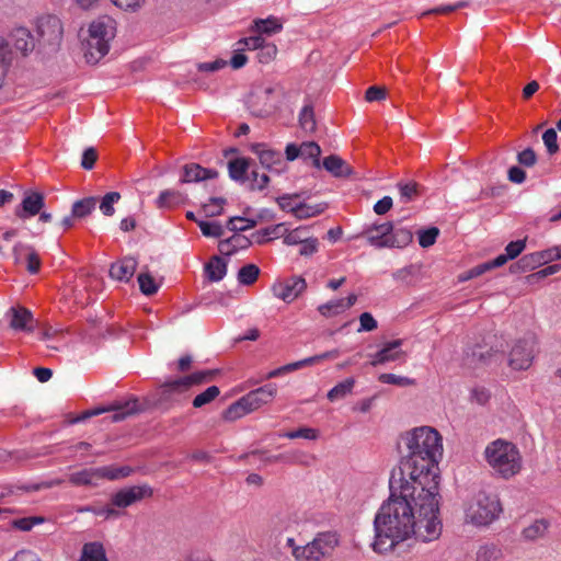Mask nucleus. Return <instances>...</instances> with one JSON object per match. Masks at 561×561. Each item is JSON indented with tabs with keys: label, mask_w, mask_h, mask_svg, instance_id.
I'll use <instances>...</instances> for the list:
<instances>
[{
	"label": "nucleus",
	"mask_w": 561,
	"mask_h": 561,
	"mask_svg": "<svg viewBox=\"0 0 561 561\" xmlns=\"http://www.w3.org/2000/svg\"><path fill=\"white\" fill-rule=\"evenodd\" d=\"M390 496L382 503L374 519L375 540L371 548L386 553L414 537L422 542L437 540L443 530L439 518V493L430 491L408 479L389 480Z\"/></svg>",
	"instance_id": "nucleus-1"
},
{
	"label": "nucleus",
	"mask_w": 561,
	"mask_h": 561,
	"mask_svg": "<svg viewBox=\"0 0 561 561\" xmlns=\"http://www.w3.org/2000/svg\"><path fill=\"white\" fill-rule=\"evenodd\" d=\"M405 445L397 478L439 493L438 461L443 454L442 436L428 426H421L401 436Z\"/></svg>",
	"instance_id": "nucleus-2"
},
{
	"label": "nucleus",
	"mask_w": 561,
	"mask_h": 561,
	"mask_svg": "<svg viewBox=\"0 0 561 561\" xmlns=\"http://www.w3.org/2000/svg\"><path fill=\"white\" fill-rule=\"evenodd\" d=\"M483 457L493 472L508 480L522 470V455L515 444L503 438L489 443L483 451Z\"/></svg>",
	"instance_id": "nucleus-3"
},
{
	"label": "nucleus",
	"mask_w": 561,
	"mask_h": 561,
	"mask_svg": "<svg viewBox=\"0 0 561 561\" xmlns=\"http://www.w3.org/2000/svg\"><path fill=\"white\" fill-rule=\"evenodd\" d=\"M362 236L368 244L377 249H403L413 240L411 229L396 226L392 221L369 225L365 227Z\"/></svg>",
	"instance_id": "nucleus-4"
},
{
	"label": "nucleus",
	"mask_w": 561,
	"mask_h": 561,
	"mask_svg": "<svg viewBox=\"0 0 561 561\" xmlns=\"http://www.w3.org/2000/svg\"><path fill=\"white\" fill-rule=\"evenodd\" d=\"M115 36V21L102 16L93 21L89 27V38L85 44L84 57L87 62L96 64L110 49V41Z\"/></svg>",
	"instance_id": "nucleus-5"
},
{
	"label": "nucleus",
	"mask_w": 561,
	"mask_h": 561,
	"mask_svg": "<svg viewBox=\"0 0 561 561\" xmlns=\"http://www.w3.org/2000/svg\"><path fill=\"white\" fill-rule=\"evenodd\" d=\"M339 545L336 531L319 533L304 548H294V558L297 561H321L331 557Z\"/></svg>",
	"instance_id": "nucleus-6"
},
{
	"label": "nucleus",
	"mask_w": 561,
	"mask_h": 561,
	"mask_svg": "<svg viewBox=\"0 0 561 561\" xmlns=\"http://www.w3.org/2000/svg\"><path fill=\"white\" fill-rule=\"evenodd\" d=\"M501 512L502 507L497 496L479 492L469 505L466 515L472 524L484 526L497 518Z\"/></svg>",
	"instance_id": "nucleus-7"
},
{
	"label": "nucleus",
	"mask_w": 561,
	"mask_h": 561,
	"mask_svg": "<svg viewBox=\"0 0 561 561\" xmlns=\"http://www.w3.org/2000/svg\"><path fill=\"white\" fill-rule=\"evenodd\" d=\"M535 336L530 334L516 341L510 352L508 365L515 370L528 369L535 357Z\"/></svg>",
	"instance_id": "nucleus-8"
},
{
	"label": "nucleus",
	"mask_w": 561,
	"mask_h": 561,
	"mask_svg": "<svg viewBox=\"0 0 561 561\" xmlns=\"http://www.w3.org/2000/svg\"><path fill=\"white\" fill-rule=\"evenodd\" d=\"M38 44L50 46L53 49L59 46L62 39V24L56 15H45L37 21Z\"/></svg>",
	"instance_id": "nucleus-9"
},
{
	"label": "nucleus",
	"mask_w": 561,
	"mask_h": 561,
	"mask_svg": "<svg viewBox=\"0 0 561 561\" xmlns=\"http://www.w3.org/2000/svg\"><path fill=\"white\" fill-rule=\"evenodd\" d=\"M217 370L207 369L195 371L188 376H184L178 379L165 381L162 386V393L183 392L190 389L192 386L203 385L211 381L217 375Z\"/></svg>",
	"instance_id": "nucleus-10"
},
{
	"label": "nucleus",
	"mask_w": 561,
	"mask_h": 561,
	"mask_svg": "<svg viewBox=\"0 0 561 561\" xmlns=\"http://www.w3.org/2000/svg\"><path fill=\"white\" fill-rule=\"evenodd\" d=\"M307 288L306 279L301 276H291L273 285L272 290L275 297L289 304L299 297Z\"/></svg>",
	"instance_id": "nucleus-11"
},
{
	"label": "nucleus",
	"mask_w": 561,
	"mask_h": 561,
	"mask_svg": "<svg viewBox=\"0 0 561 561\" xmlns=\"http://www.w3.org/2000/svg\"><path fill=\"white\" fill-rule=\"evenodd\" d=\"M152 493L148 484L133 485L118 490L112 495L111 502L118 508H126L142 499L150 497Z\"/></svg>",
	"instance_id": "nucleus-12"
},
{
	"label": "nucleus",
	"mask_w": 561,
	"mask_h": 561,
	"mask_svg": "<svg viewBox=\"0 0 561 561\" xmlns=\"http://www.w3.org/2000/svg\"><path fill=\"white\" fill-rule=\"evenodd\" d=\"M252 151L259 156L260 163L266 170L276 173L284 170L285 162L280 151L266 148L264 144H254Z\"/></svg>",
	"instance_id": "nucleus-13"
},
{
	"label": "nucleus",
	"mask_w": 561,
	"mask_h": 561,
	"mask_svg": "<svg viewBox=\"0 0 561 561\" xmlns=\"http://www.w3.org/2000/svg\"><path fill=\"white\" fill-rule=\"evenodd\" d=\"M277 393V385L270 382L255 390L250 391L244 398V402L248 404V410L255 411L262 405L272 402Z\"/></svg>",
	"instance_id": "nucleus-14"
},
{
	"label": "nucleus",
	"mask_w": 561,
	"mask_h": 561,
	"mask_svg": "<svg viewBox=\"0 0 561 561\" xmlns=\"http://www.w3.org/2000/svg\"><path fill=\"white\" fill-rule=\"evenodd\" d=\"M13 256L15 263H21L22 259L26 260V270L30 274H37L41 268V259L35 249L22 242L15 243L13 247Z\"/></svg>",
	"instance_id": "nucleus-15"
},
{
	"label": "nucleus",
	"mask_w": 561,
	"mask_h": 561,
	"mask_svg": "<svg viewBox=\"0 0 561 561\" xmlns=\"http://www.w3.org/2000/svg\"><path fill=\"white\" fill-rule=\"evenodd\" d=\"M7 316L10 318V328L14 331L32 332L34 330V318L31 310L24 307H12Z\"/></svg>",
	"instance_id": "nucleus-16"
},
{
	"label": "nucleus",
	"mask_w": 561,
	"mask_h": 561,
	"mask_svg": "<svg viewBox=\"0 0 561 561\" xmlns=\"http://www.w3.org/2000/svg\"><path fill=\"white\" fill-rule=\"evenodd\" d=\"M90 413V416H96L104 412L114 411V413L110 416L112 423H117L123 420H125L127 416L137 413L139 411L138 408V400L133 399L129 401H126L124 404H119L117 407H111V408H94L91 410H88Z\"/></svg>",
	"instance_id": "nucleus-17"
},
{
	"label": "nucleus",
	"mask_w": 561,
	"mask_h": 561,
	"mask_svg": "<svg viewBox=\"0 0 561 561\" xmlns=\"http://www.w3.org/2000/svg\"><path fill=\"white\" fill-rule=\"evenodd\" d=\"M45 205V198L42 193H26L22 199L21 208L15 210V215L21 219H26L39 214Z\"/></svg>",
	"instance_id": "nucleus-18"
},
{
	"label": "nucleus",
	"mask_w": 561,
	"mask_h": 561,
	"mask_svg": "<svg viewBox=\"0 0 561 561\" xmlns=\"http://www.w3.org/2000/svg\"><path fill=\"white\" fill-rule=\"evenodd\" d=\"M402 344L403 341L400 339L385 343L381 350L373 356L370 365L378 366L400 359L404 355V353L399 350Z\"/></svg>",
	"instance_id": "nucleus-19"
},
{
	"label": "nucleus",
	"mask_w": 561,
	"mask_h": 561,
	"mask_svg": "<svg viewBox=\"0 0 561 561\" xmlns=\"http://www.w3.org/2000/svg\"><path fill=\"white\" fill-rule=\"evenodd\" d=\"M218 176L215 169L203 168L197 163H187L183 167V173L180 178L181 183H198L211 180Z\"/></svg>",
	"instance_id": "nucleus-20"
},
{
	"label": "nucleus",
	"mask_w": 561,
	"mask_h": 561,
	"mask_svg": "<svg viewBox=\"0 0 561 561\" xmlns=\"http://www.w3.org/2000/svg\"><path fill=\"white\" fill-rule=\"evenodd\" d=\"M137 265L135 257L126 256L111 265L110 276L113 279L127 283L134 276Z\"/></svg>",
	"instance_id": "nucleus-21"
},
{
	"label": "nucleus",
	"mask_w": 561,
	"mask_h": 561,
	"mask_svg": "<svg viewBox=\"0 0 561 561\" xmlns=\"http://www.w3.org/2000/svg\"><path fill=\"white\" fill-rule=\"evenodd\" d=\"M11 43L22 55L26 56L35 48V39L26 27H15L10 34Z\"/></svg>",
	"instance_id": "nucleus-22"
},
{
	"label": "nucleus",
	"mask_w": 561,
	"mask_h": 561,
	"mask_svg": "<svg viewBox=\"0 0 561 561\" xmlns=\"http://www.w3.org/2000/svg\"><path fill=\"white\" fill-rule=\"evenodd\" d=\"M252 244V240L245 236L234 232L230 238L220 240L218 250L222 255L231 256L239 250H245Z\"/></svg>",
	"instance_id": "nucleus-23"
},
{
	"label": "nucleus",
	"mask_w": 561,
	"mask_h": 561,
	"mask_svg": "<svg viewBox=\"0 0 561 561\" xmlns=\"http://www.w3.org/2000/svg\"><path fill=\"white\" fill-rule=\"evenodd\" d=\"M323 168L335 178H348L353 174L352 168L336 154L325 157Z\"/></svg>",
	"instance_id": "nucleus-24"
},
{
	"label": "nucleus",
	"mask_w": 561,
	"mask_h": 561,
	"mask_svg": "<svg viewBox=\"0 0 561 561\" xmlns=\"http://www.w3.org/2000/svg\"><path fill=\"white\" fill-rule=\"evenodd\" d=\"M228 263L220 256H213L211 260L205 265V274L210 282H219L227 274Z\"/></svg>",
	"instance_id": "nucleus-25"
},
{
	"label": "nucleus",
	"mask_w": 561,
	"mask_h": 561,
	"mask_svg": "<svg viewBox=\"0 0 561 561\" xmlns=\"http://www.w3.org/2000/svg\"><path fill=\"white\" fill-rule=\"evenodd\" d=\"M13 61L10 43L0 38V89L3 87L9 69Z\"/></svg>",
	"instance_id": "nucleus-26"
},
{
	"label": "nucleus",
	"mask_w": 561,
	"mask_h": 561,
	"mask_svg": "<svg viewBox=\"0 0 561 561\" xmlns=\"http://www.w3.org/2000/svg\"><path fill=\"white\" fill-rule=\"evenodd\" d=\"M250 161L247 158H236L228 162V172L231 180L244 183L247 181V172Z\"/></svg>",
	"instance_id": "nucleus-27"
},
{
	"label": "nucleus",
	"mask_w": 561,
	"mask_h": 561,
	"mask_svg": "<svg viewBox=\"0 0 561 561\" xmlns=\"http://www.w3.org/2000/svg\"><path fill=\"white\" fill-rule=\"evenodd\" d=\"M79 561H108L105 549L99 541L87 542L82 547Z\"/></svg>",
	"instance_id": "nucleus-28"
},
{
	"label": "nucleus",
	"mask_w": 561,
	"mask_h": 561,
	"mask_svg": "<svg viewBox=\"0 0 561 561\" xmlns=\"http://www.w3.org/2000/svg\"><path fill=\"white\" fill-rule=\"evenodd\" d=\"M539 252L523 255L516 263L510 266L512 273L533 271L542 265Z\"/></svg>",
	"instance_id": "nucleus-29"
},
{
	"label": "nucleus",
	"mask_w": 561,
	"mask_h": 561,
	"mask_svg": "<svg viewBox=\"0 0 561 561\" xmlns=\"http://www.w3.org/2000/svg\"><path fill=\"white\" fill-rule=\"evenodd\" d=\"M400 201L408 204L421 195V185L415 181H400L397 183Z\"/></svg>",
	"instance_id": "nucleus-30"
},
{
	"label": "nucleus",
	"mask_w": 561,
	"mask_h": 561,
	"mask_svg": "<svg viewBox=\"0 0 561 561\" xmlns=\"http://www.w3.org/2000/svg\"><path fill=\"white\" fill-rule=\"evenodd\" d=\"M354 386L355 379L353 377L346 378L345 380L335 385L331 390H329L327 398L331 402L344 399L352 393Z\"/></svg>",
	"instance_id": "nucleus-31"
},
{
	"label": "nucleus",
	"mask_w": 561,
	"mask_h": 561,
	"mask_svg": "<svg viewBox=\"0 0 561 561\" xmlns=\"http://www.w3.org/2000/svg\"><path fill=\"white\" fill-rule=\"evenodd\" d=\"M327 208V204H316V205H308L305 203H299L295 205V209H293V215L297 219H307L314 217L317 215L322 214Z\"/></svg>",
	"instance_id": "nucleus-32"
},
{
	"label": "nucleus",
	"mask_w": 561,
	"mask_h": 561,
	"mask_svg": "<svg viewBox=\"0 0 561 561\" xmlns=\"http://www.w3.org/2000/svg\"><path fill=\"white\" fill-rule=\"evenodd\" d=\"M282 24L274 16H270L265 20H255L253 30L260 35H273L282 30Z\"/></svg>",
	"instance_id": "nucleus-33"
},
{
	"label": "nucleus",
	"mask_w": 561,
	"mask_h": 561,
	"mask_svg": "<svg viewBox=\"0 0 561 561\" xmlns=\"http://www.w3.org/2000/svg\"><path fill=\"white\" fill-rule=\"evenodd\" d=\"M95 205V197H84L82 199L76 201L71 207L72 216H75L77 219L85 218L94 210Z\"/></svg>",
	"instance_id": "nucleus-34"
},
{
	"label": "nucleus",
	"mask_w": 561,
	"mask_h": 561,
	"mask_svg": "<svg viewBox=\"0 0 561 561\" xmlns=\"http://www.w3.org/2000/svg\"><path fill=\"white\" fill-rule=\"evenodd\" d=\"M182 203V194L175 190H164L160 192L156 199V205L160 209L171 208Z\"/></svg>",
	"instance_id": "nucleus-35"
},
{
	"label": "nucleus",
	"mask_w": 561,
	"mask_h": 561,
	"mask_svg": "<svg viewBox=\"0 0 561 561\" xmlns=\"http://www.w3.org/2000/svg\"><path fill=\"white\" fill-rule=\"evenodd\" d=\"M252 410H248V404L244 402V398L241 397L238 401L230 404L222 413V417L226 421H236L249 413Z\"/></svg>",
	"instance_id": "nucleus-36"
},
{
	"label": "nucleus",
	"mask_w": 561,
	"mask_h": 561,
	"mask_svg": "<svg viewBox=\"0 0 561 561\" xmlns=\"http://www.w3.org/2000/svg\"><path fill=\"white\" fill-rule=\"evenodd\" d=\"M301 129L306 133H313L317 128L313 106L311 104L305 105L298 117Z\"/></svg>",
	"instance_id": "nucleus-37"
},
{
	"label": "nucleus",
	"mask_w": 561,
	"mask_h": 561,
	"mask_svg": "<svg viewBox=\"0 0 561 561\" xmlns=\"http://www.w3.org/2000/svg\"><path fill=\"white\" fill-rule=\"evenodd\" d=\"M94 480H98L96 468L83 469V470L71 473L69 477V481L73 485L94 484Z\"/></svg>",
	"instance_id": "nucleus-38"
},
{
	"label": "nucleus",
	"mask_w": 561,
	"mask_h": 561,
	"mask_svg": "<svg viewBox=\"0 0 561 561\" xmlns=\"http://www.w3.org/2000/svg\"><path fill=\"white\" fill-rule=\"evenodd\" d=\"M257 225V220L245 218L242 216H234L229 218L226 224V228L233 232L247 231L254 228Z\"/></svg>",
	"instance_id": "nucleus-39"
},
{
	"label": "nucleus",
	"mask_w": 561,
	"mask_h": 561,
	"mask_svg": "<svg viewBox=\"0 0 561 561\" xmlns=\"http://www.w3.org/2000/svg\"><path fill=\"white\" fill-rule=\"evenodd\" d=\"M260 275V268L255 264H247L242 266L238 272V282L241 285L250 286L255 283Z\"/></svg>",
	"instance_id": "nucleus-40"
},
{
	"label": "nucleus",
	"mask_w": 561,
	"mask_h": 561,
	"mask_svg": "<svg viewBox=\"0 0 561 561\" xmlns=\"http://www.w3.org/2000/svg\"><path fill=\"white\" fill-rule=\"evenodd\" d=\"M502 556V550L499 546L486 543L477 551V561H497Z\"/></svg>",
	"instance_id": "nucleus-41"
},
{
	"label": "nucleus",
	"mask_w": 561,
	"mask_h": 561,
	"mask_svg": "<svg viewBox=\"0 0 561 561\" xmlns=\"http://www.w3.org/2000/svg\"><path fill=\"white\" fill-rule=\"evenodd\" d=\"M300 157L304 159H312V163L316 168H320V154L321 148L314 141L302 142L300 146Z\"/></svg>",
	"instance_id": "nucleus-42"
},
{
	"label": "nucleus",
	"mask_w": 561,
	"mask_h": 561,
	"mask_svg": "<svg viewBox=\"0 0 561 561\" xmlns=\"http://www.w3.org/2000/svg\"><path fill=\"white\" fill-rule=\"evenodd\" d=\"M470 356L472 358V362L486 365L492 363L493 360H496V358L500 356V353L497 351H493L492 348L483 351L482 346L477 345L472 350Z\"/></svg>",
	"instance_id": "nucleus-43"
},
{
	"label": "nucleus",
	"mask_w": 561,
	"mask_h": 561,
	"mask_svg": "<svg viewBox=\"0 0 561 561\" xmlns=\"http://www.w3.org/2000/svg\"><path fill=\"white\" fill-rule=\"evenodd\" d=\"M227 199L224 197H210L209 201L203 204L202 208L207 217L220 216L224 213V205Z\"/></svg>",
	"instance_id": "nucleus-44"
},
{
	"label": "nucleus",
	"mask_w": 561,
	"mask_h": 561,
	"mask_svg": "<svg viewBox=\"0 0 561 561\" xmlns=\"http://www.w3.org/2000/svg\"><path fill=\"white\" fill-rule=\"evenodd\" d=\"M45 522V518L42 516H30V517H22L16 518L11 522V526L14 529L21 530V531H30L32 528L36 525H41Z\"/></svg>",
	"instance_id": "nucleus-45"
},
{
	"label": "nucleus",
	"mask_w": 561,
	"mask_h": 561,
	"mask_svg": "<svg viewBox=\"0 0 561 561\" xmlns=\"http://www.w3.org/2000/svg\"><path fill=\"white\" fill-rule=\"evenodd\" d=\"M279 436L288 439L305 438L316 440L319 438V431L312 427H299L295 431L285 432Z\"/></svg>",
	"instance_id": "nucleus-46"
},
{
	"label": "nucleus",
	"mask_w": 561,
	"mask_h": 561,
	"mask_svg": "<svg viewBox=\"0 0 561 561\" xmlns=\"http://www.w3.org/2000/svg\"><path fill=\"white\" fill-rule=\"evenodd\" d=\"M197 226L208 238H220L225 232L222 226L217 221L198 220Z\"/></svg>",
	"instance_id": "nucleus-47"
},
{
	"label": "nucleus",
	"mask_w": 561,
	"mask_h": 561,
	"mask_svg": "<svg viewBox=\"0 0 561 561\" xmlns=\"http://www.w3.org/2000/svg\"><path fill=\"white\" fill-rule=\"evenodd\" d=\"M138 284L140 291L146 296H151L159 289V285L149 273H140L138 275Z\"/></svg>",
	"instance_id": "nucleus-48"
},
{
	"label": "nucleus",
	"mask_w": 561,
	"mask_h": 561,
	"mask_svg": "<svg viewBox=\"0 0 561 561\" xmlns=\"http://www.w3.org/2000/svg\"><path fill=\"white\" fill-rule=\"evenodd\" d=\"M548 529V523L545 519L536 520L523 530V535L528 540H535L545 535Z\"/></svg>",
	"instance_id": "nucleus-49"
},
{
	"label": "nucleus",
	"mask_w": 561,
	"mask_h": 561,
	"mask_svg": "<svg viewBox=\"0 0 561 561\" xmlns=\"http://www.w3.org/2000/svg\"><path fill=\"white\" fill-rule=\"evenodd\" d=\"M439 236V229L437 227H430L427 229H421L417 231L419 244L422 248H430Z\"/></svg>",
	"instance_id": "nucleus-50"
},
{
	"label": "nucleus",
	"mask_w": 561,
	"mask_h": 561,
	"mask_svg": "<svg viewBox=\"0 0 561 561\" xmlns=\"http://www.w3.org/2000/svg\"><path fill=\"white\" fill-rule=\"evenodd\" d=\"M220 393V390L217 386H210L202 393L197 394L193 400L194 408H202L205 404L215 400Z\"/></svg>",
	"instance_id": "nucleus-51"
},
{
	"label": "nucleus",
	"mask_w": 561,
	"mask_h": 561,
	"mask_svg": "<svg viewBox=\"0 0 561 561\" xmlns=\"http://www.w3.org/2000/svg\"><path fill=\"white\" fill-rule=\"evenodd\" d=\"M318 311L321 316L325 318H331L344 312L343 304L342 301H340V299L330 300L325 304L320 305L318 307Z\"/></svg>",
	"instance_id": "nucleus-52"
},
{
	"label": "nucleus",
	"mask_w": 561,
	"mask_h": 561,
	"mask_svg": "<svg viewBox=\"0 0 561 561\" xmlns=\"http://www.w3.org/2000/svg\"><path fill=\"white\" fill-rule=\"evenodd\" d=\"M121 199L118 192H110L105 194L100 204V210L105 216H112L115 213L114 204Z\"/></svg>",
	"instance_id": "nucleus-53"
},
{
	"label": "nucleus",
	"mask_w": 561,
	"mask_h": 561,
	"mask_svg": "<svg viewBox=\"0 0 561 561\" xmlns=\"http://www.w3.org/2000/svg\"><path fill=\"white\" fill-rule=\"evenodd\" d=\"M378 380L382 383L394 385L399 387H407L415 383L414 379H411L409 377L397 376L394 374L387 373L379 375Z\"/></svg>",
	"instance_id": "nucleus-54"
},
{
	"label": "nucleus",
	"mask_w": 561,
	"mask_h": 561,
	"mask_svg": "<svg viewBox=\"0 0 561 561\" xmlns=\"http://www.w3.org/2000/svg\"><path fill=\"white\" fill-rule=\"evenodd\" d=\"M543 144L549 154H554L559 151L558 135L556 129L549 128L542 135Z\"/></svg>",
	"instance_id": "nucleus-55"
},
{
	"label": "nucleus",
	"mask_w": 561,
	"mask_h": 561,
	"mask_svg": "<svg viewBox=\"0 0 561 561\" xmlns=\"http://www.w3.org/2000/svg\"><path fill=\"white\" fill-rule=\"evenodd\" d=\"M468 1H458L454 4H443V5H438L436 8H433L426 12L423 13V15H428V14H447V13H450V12H454L456 10H459V9H462V8H466L468 7Z\"/></svg>",
	"instance_id": "nucleus-56"
},
{
	"label": "nucleus",
	"mask_w": 561,
	"mask_h": 561,
	"mask_svg": "<svg viewBox=\"0 0 561 561\" xmlns=\"http://www.w3.org/2000/svg\"><path fill=\"white\" fill-rule=\"evenodd\" d=\"M276 54V45L272 43H264L263 46L259 49L257 58L260 62L267 64L275 58Z\"/></svg>",
	"instance_id": "nucleus-57"
},
{
	"label": "nucleus",
	"mask_w": 561,
	"mask_h": 561,
	"mask_svg": "<svg viewBox=\"0 0 561 561\" xmlns=\"http://www.w3.org/2000/svg\"><path fill=\"white\" fill-rule=\"evenodd\" d=\"M525 248H526V240L511 241L505 247L506 257H508L510 260L516 259L524 251Z\"/></svg>",
	"instance_id": "nucleus-58"
},
{
	"label": "nucleus",
	"mask_w": 561,
	"mask_h": 561,
	"mask_svg": "<svg viewBox=\"0 0 561 561\" xmlns=\"http://www.w3.org/2000/svg\"><path fill=\"white\" fill-rule=\"evenodd\" d=\"M270 182V178L267 174L263 173V174H259V172L256 171H252L251 172V185H250V190L252 191H262L264 190L267 184Z\"/></svg>",
	"instance_id": "nucleus-59"
},
{
	"label": "nucleus",
	"mask_w": 561,
	"mask_h": 561,
	"mask_svg": "<svg viewBox=\"0 0 561 561\" xmlns=\"http://www.w3.org/2000/svg\"><path fill=\"white\" fill-rule=\"evenodd\" d=\"M377 327H378V323L375 320V318L371 316V313L363 312L359 316V328L357 330L358 332H363V331L369 332V331L377 329Z\"/></svg>",
	"instance_id": "nucleus-60"
},
{
	"label": "nucleus",
	"mask_w": 561,
	"mask_h": 561,
	"mask_svg": "<svg viewBox=\"0 0 561 561\" xmlns=\"http://www.w3.org/2000/svg\"><path fill=\"white\" fill-rule=\"evenodd\" d=\"M504 190H505L504 185L481 188L478 196L472 197L471 201L474 202V201H480V199H484V198L496 197V196L502 195Z\"/></svg>",
	"instance_id": "nucleus-61"
},
{
	"label": "nucleus",
	"mask_w": 561,
	"mask_h": 561,
	"mask_svg": "<svg viewBox=\"0 0 561 561\" xmlns=\"http://www.w3.org/2000/svg\"><path fill=\"white\" fill-rule=\"evenodd\" d=\"M98 159V152L93 147L85 148L82 153L81 167L84 170L93 169L95 161Z\"/></svg>",
	"instance_id": "nucleus-62"
},
{
	"label": "nucleus",
	"mask_w": 561,
	"mask_h": 561,
	"mask_svg": "<svg viewBox=\"0 0 561 561\" xmlns=\"http://www.w3.org/2000/svg\"><path fill=\"white\" fill-rule=\"evenodd\" d=\"M517 161L519 162V164L530 168L535 165L537 157L531 148H526L525 150L520 151L517 154Z\"/></svg>",
	"instance_id": "nucleus-63"
},
{
	"label": "nucleus",
	"mask_w": 561,
	"mask_h": 561,
	"mask_svg": "<svg viewBox=\"0 0 561 561\" xmlns=\"http://www.w3.org/2000/svg\"><path fill=\"white\" fill-rule=\"evenodd\" d=\"M387 91L385 88L373 85L366 90L365 99L368 102L385 100Z\"/></svg>",
	"instance_id": "nucleus-64"
}]
</instances>
